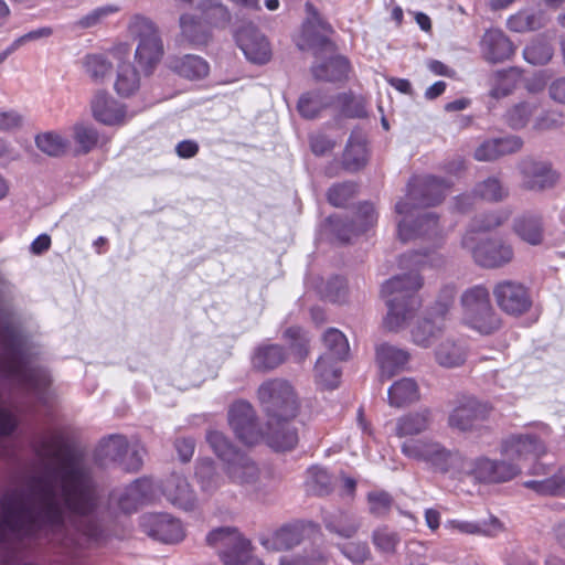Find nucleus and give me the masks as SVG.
I'll list each match as a JSON object with an SVG mask.
<instances>
[{
	"mask_svg": "<svg viewBox=\"0 0 565 565\" xmlns=\"http://www.w3.org/2000/svg\"><path fill=\"white\" fill-rule=\"evenodd\" d=\"M322 296L332 301V302H340L344 299L345 296V281L340 277H334L328 284L323 289L320 290Z\"/></svg>",
	"mask_w": 565,
	"mask_h": 565,
	"instance_id": "63",
	"label": "nucleus"
},
{
	"mask_svg": "<svg viewBox=\"0 0 565 565\" xmlns=\"http://www.w3.org/2000/svg\"><path fill=\"white\" fill-rule=\"evenodd\" d=\"M280 565H329V559L320 552H312L306 555L295 557H282Z\"/></svg>",
	"mask_w": 565,
	"mask_h": 565,
	"instance_id": "61",
	"label": "nucleus"
},
{
	"mask_svg": "<svg viewBox=\"0 0 565 565\" xmlns=\"http://www.w3.org/2000/svg\"><path fill=\"white\" fill-rule=\"evenodd\" d=\"M491 413L488 404L480 403L475 398H468L458 405L449 416V426L461 431L476 429L484 422Z\"/></svg>",
	"mask_w": 565,
	"mask_h": 565,
	"instance_id": "18",
	"label": "nucleus"
},
{
	"mask_svg": "<svg viewBox=\"0 0 565 565\" xmlns=\"http://www.w3.org/2000/svg\"><path fill=\"white\" fill-rule=\"evenodd\" d=\"M388 404L392 407H406L420 397L417 382L412 377H403L395 381L387 392Z\"/></svg>",
	"mask_w": 565,
	"mask_h": 565,
	"instance_id": "31",
	"label": "nucleus"
},
{
	"mask_svg": "<svg viewBox=\"0 0 565 565\" xmlns=\"http://www.w3.org/2000/svg\"><path fill=\"white\" fill-rule=\"evenodd\" d=\"M523 56L533 65H544L551 61L553 47L547 41L535 39L525 46Z\"/></svg>",
	"mask_w": 565,
	"mask_h": 565,
	"instance_id": "49",
	"label": "nucleus"
},
{
	"mask_svg": "<svg viewBox=\"0 0 565 565\" xmlns=\"http://www.w3.org/2000/svg\"><path fill=\"white\" fill-rule=\"evenodd\" d=\"M284 339L289 342L294 360L302 362L309 353V339L305 331L299 327H290L284 332Z\"/></svg>",
	"mask_w": 565,
	"mask_h": 565,
	"instance_id": "47",
	"label": "nucleus"
},
{
	"mask_svg": "<svg viewBox=\"0 0 565 565\" xmlns=\"http://www.w3.org/2000/svg\"><path fill=\"white\" fill-rule=\"evenodd\" d=\"M435 361L441 367H458L462 365L467 359L466 348L454 340L451 337H444L434 347Z\"/></svg>",
	"mask_w": 565,
	"mask_h": 565,
	"instance_id": "28",
	"label": "nucleus"
},
{
	"mask_svg": "<svg viewBox=\"0 0 565 565\" xmlns=\"http://www.w3.org/2000/svg\"><path fill=\"white\" fill-rule=\"evenodd\" d=\"M22 116L14 111H0V130L1 131H11L18 129L22 125Z\"/></svg>",
	"mask_w": 565,
	"mask_h": 565,
	"instance_id": "64",
	"label": "nucleus"
},
{
	"mask_svg": "<svg viewBox=\"0 0 565 565\" xmlns=\"http://www.w3.org/2000/svg\"><path fill=\"white\" fill-rule=\"evenodd\" d=\"M196 476L204 492H213L221 484V479L214 472L213 465L210 461H203L199 465Z\"/></svg>",
	"mask_w": 565,
	"mask_h": 565,
	"instance_id": "56",
	"label": "nucleus"
},
{
	"mask_svg": "<svg viewBox=\"0 0 565 565\" xmlns=\"http://www.w3.org/2000/svg\"><path fill=\"white\" fill-rule=\"evenodd\" d=\"M524 486L541 495H558L565 490V477L562 472L544 480H530Z\"/></svg>",
	"mask_w": 565,
	"mask_h": 565,
	"instance_id": "48",
	"label": "nucleus"
},
{
	"mask_svg": "<svg viewBox=\"0 0 565 565\" xmlns=\"http://www.w3.org/2000/svg\"><path fill=\"white\" fill-rule=\"evenodd\" d=\"M151 491V482L148 479L136 480L118 498L119 508L130 513L135 511L138 505L142 504L148 500V495Z\"/></svg>",
	"mask_w": 565,
	"mask_h": 565,
	"instance_id": "33",
	"label": "nucleus"
},
{
	"mask_svg": "<svg viewBox=\"0 0 565 565\" xmlns=\"http://www.w3.org/2000/svg\"><path fill=\"white\" fill-rule=\"evenodd\" d=\"M493 297L498 307L507 315L519 317L532 307L529 288L516 280H501L493 287Z\"/></svg>",
	"mask_w": 565,
	"mask_h": 565,
	"instance_id": "12",
	"label": "nucleus"
},
{
	"mask_svg": "<svg viewBox=\"0 0 565 565\" xmlns=\"http://www.w3.org/2000/svg\"><path fill=\"white\" fill-rule=\"evenodd\" d=\"M480 45L483 57L491 63L509 60L515 50L510 39L497 29L486 31Z\"/></svg>",
	"mask_w": 565,
	"mask_h": 565,
	"instance_id": "23",
	"label": "nucleus"
},
{
	"mask_svg": "<svg viewBox=\"0 0 565 565\" xmlns=\"http://www.w3.org/2000/svg\"><path fill=\"white\" fill-rule=\"evenodd\" d=\"M515 234L530 245H540L543 242V224L539 216L526 215L514 222Z\"/></svg>",
	"mask_w": 565,
	"mask_h": 565,
	"instance_id": "38",
	"label": "nucleus"
},
{
	"mask_svg": "<svg viewBox=\"0 0 565 565\" xmlns=\"http://www.w3.org/2000/svg\"><path fill=\"white\" fill-rule=\"evenodd\" d=\"M129 32L138 39L135 60L147 75L151 74L163 57L164 47L157 25L148 18L135 15Z\"/></svg>",
	"mask_w": 565,
	"mask_h": 565,
	"instance_id": "8",
	"label": "nucleus"
},
{
	"mask_svg": "<svg viewBox=\"0 0 565 565\" xmlns=\"http://www.w3.org/2000/svg\"><path fill=\"white\" fill-rule=\"evenodd\" d=\"M235 40L248 61L265 64L270 60L269 42L254 25L239 28L235 33Z\"/></svg>",
	"mask_w": 565,
	"mask_h": 565,
	"instance_id": "16",
	"label": "nucleus"
},
{
	"mask_svg": "<svg viewBox=\"0 0 565 565\" xmlns=\"http://www.w3.org/2000/svg\"><path fill=\"white\" fill-rule=\"evenodd\" d=\"M286 360L284 348L278 344H265L258 347L253 356V367L258 371H270L279 366Z\"/></svg>",
	"mask_w": 565,
	"mask_h": 565,
	"instance_id": "35",
	"label": "nucleus"
},
{
	"mask_svg": "<svg viewBox=\"0 0 565 565\" xmlns=\"http://www.w3.org/2000/svg\"><path fill=\"white\" fill-rule=\"evenodd\" d=\"M522 185L530 191H543L555 185L558 174L546 161L523 160L521 166Z\"/></svg>",
	"mask_w": 565,
	"mask_h": 565,
	"instance_id": "19",
	"label": "nucleus"
},
{
	"mask_svg": "<svg viewBox=\"0 0 565 565\" xmlns=\"http://www.w3.org/2000/svg\"><path fill=\"white\" fill-rule=\"evenodd\" d=\"M180 38L192 47L207 45L212 33L210 26L202 18L184 13L179 19Z\"/></svg>",
	"mask_w": 565,
	"mask_h": 565,
	"instance_id": "26",
	"label": "nucleus"
},
{
	"mask_svg": "<svg viewBox=\"0 0 565 565\" xmlns=\"http://www.w3.org/2000/svg\"><path fill=\"white\" fill-rule=\"evenodd\" d=\"M308 18L302 25V34L310 45H331L329 35L333 29L316 10L311 3L306 4Z\"/></svg>",
	"mask_w": 565,
	"mask_h": 565,
	"instance_id": "27",
	"label": "nucleus"
},
{
	"mask_svg": "<svg viewBox=\"0 0 565 565\" xmlns=\"http://www.w3.org/2000/svg\"><path fill=\"white\" fill-rule=\"evenodd\" d=\"M140 524L149 536L164 543H178L184 537L182 524L169 514L142 515Z\"/></svg>",
	"mask_w": 565,
	"mask_h": 565,
	"instance_id": "17",
	"label": "nucleus"
},
{
	"mask_svg": "<svg viewBox=\"0 0 565 565\" xmlns=\"http://www.w3.org/2000/svg\"><path fill=\"white\" fill-rule=\"evenodd\" d=\"M546 452V447L536 436L511 435L502 441L501 454L510 460L516 461L522 468V463L537 460Z\"/></svg>",
	"mask_w": 565,
	"mask_h": 565,
	"instance_id": "15",
	"label": "nucleus"
},
{
	"mask_svg": "<svg viewBox=\"0 0 565 565\" xmlns=\"http://www.w3.org/2000/svg\"><path fill=\"white\" fill-rule=\"evenodd\" d=\"M2 371L7 377L33 392L44 390L51 383L49 374L44 370L31 366L22 354L8 355L3 361Z\"/></svg>",
	"mask_w": 565,
	"mask_h": 565,
	"instance_id": "13",
	"label": "nucleus"
},
{
	"mask_svg": "<svg viewBox=\"0 0 565 565\" xmlns=\"http://www.w3.org/2000/svg\"><path fill=\"white\" fill-rule=\"evenodd\" d=\"M401 451L409 459L425 462L434 471L455 473L465 470L466 461L461 454L450 451L430 438L406 440L402 444Z\"/></svg>",
	"mask_w": 565,
	"mask_h": 565,
	"instance_id": "7",
	"label": "nucleus"
},
{
	"mask_svg": "<svg viewBox=\"0 0 565 565\" xmlns=\"http://www.w3.org/2000/svg\"><path fill=\"white\" fill-rule=\"evenodd\" d=\"M322 104L318 98V94L316 93H305L300 96L298 100V111L299 114L308 119H312L318 116Z\"/></svg>",
	"mask_w": 565,
	"mask_h": 565,
	"instance_id": "59",
	"label": "nucleus"
},
{
	"mask_svg": "<svg viewBox=\"0 0 565 565\" xmlns=\"http://www.w3.org/2000/svg\"><path fill=\"white\" fill-rule=\"evenodd\" d=\"M92 111L96 120L109 126L122 125L127 115L125 107L105 92L94 96Z\"/></svg>",
	"mask_w": 565,
	"mask_h": 565,
	"instance_id": "24",
	"label": "nucleus"
},
{
	"mask_svg": "<svg viewBox=\"0 0 565 565\" xmlns=\"http://www.w3.org/2000/svg\"><path fill=\"white\" fill-rule=\"evenodd\" d=\"M476 195L487 201H499L507 195L498 179L489 178L479 183L475 189Z\"/></svg>",
	"mask_w": 565,
	"mask_h": 565,
	"instance_id": "57",
	"label": "nucleus"
},
{
	"mask_svg": "<svg viewBox=\"0 0 565 565\" xmlns=\"http://www.w3.org/2000/svg\"><path fill=\"white\" fill-rule=\"evenodd\" d=\"M323 344L326 353L330 359L344 361L349 356L350 347L345 335L338 329L330 328L323 334Z\"/></svg>",
	"mask_w": 565,
	"mask_h": 565,
	"instance_id": "40",
	"label": "nucleus"
},
{
	"mask_svg": "<svg viewBox=\"0 0 565 565\" xmlns=\"http://www.w3.org/2000/svg\"><path fill=\"white\" fill-rule=\"evenodd\" d=\"M370 512L375 516L386 515L393 504V499L385 491H373L367 494Z\"/></svg>",
	"mask_w": 565,
	"mask_h": 565,
	"instance_id": "58",
	"label": "nucleus"
},
{
	"mask_svg": "<svg viewBox=\"0 0 565 565\" xmlns=\"http://www.w3.org/2000/svg\"><path fill=\"white\" fill-rule=\"evenodd\" d=\"M301 541V531L297 525L279 529L270 540L264 542L267 548L288 550Z\"/></svg>",
	"mask_w": 565,
	"mask_h": 565,
	"instance_id": "46",
	"label": "nucleus"
},
{
	"mask_svg": "<svg viewBox=\"0 0 565 565\" xmlns=\"http://www.w3.org/2000/svg\"><path fill=\"white\" fill-rule=\"evenodd\" d=\"M399 541L398 533L386 525L376 527L372 533V543L383 554H394Z\"/></svg>",
	"mask_w": 565,
	"mask_h": 565,
	"instance_id": "50",
	"label": "nucleus"
},
{
	"mask_svg": "<svg viewBox=\"0 0 565 565\" xmlns=\"http://www.w3.org/2000/svg\"><path fill=\"white\" fill-rule=\"evenodd\" d=\"M166 66L174 75L191 82L204 79L210 74L209 62L196 54L170 55Z\"/></svg>",
	"mask_w": 565,
	"mask_h": 565,
	"instance_id": "20",
	"label": "nucleus"
},
{
	"mask_svg": "<svg viewBox=\"0 0 565 565\" xmlns=\"http://www.w3.org/2000/svg\"><path fill=\"white\" fill-rule=\"evenodd\" d=\"M445 527L450 531H457L462 534L482 535L493 537L503 531V524L494 516L482 522H471L463 520L447 521Z\"/></svg>",
	"mask_w": 565,
	"mask_h": 565,
	"instance_id": "30",
	"label": "nucleus"
},
{
	"mask_svg": "<svg viewBox=\"0 0 565 565\" xmlns=\"http://www.w3.org/2000/svg\"><path fill=\"white\" fill-rule=\"evenodd\" d=\"M448 327V305L440 311H429L411 329V341L420 348H434L446 334Z\"/></svg>",
	"mask_w": 565,
	"mask_h": 565,
	"instance_id": "14",
	"label": "nucleus"
},
{
	"mask_svg": "<svg viewBox=\"0 0 565 565\" xmlns=\"http://www.w3.org/2000/svg\"><path fill=\"white\" fill-rule=\"evenodd\" d=\"M326 527L337 535L345 539L352 537L359 530V522L344 511L326 512L323 515Z\"/></svg>",
	"mask_w": 565,
	"mask_h": 565,
	"instance_id": "36",
	"label": "nucleus"
},
{
	"mask_svg": "<svg viewBox=\"0 0 565 565\" xmlns=\"http://www.w3.org/2000/svg\"><path fill=\"white\" fill-rule=\"evenodd\" d=\"M36 452L46 463L44 475L25 490L8 491L0 499V542L10 536L52 535L65 544L66 522L87 543L96 541L99 527L92 515L96 495L83 458L57 430L42 436Z\"/></svg>",
	"mask_w": 565,
	"mask_h": 565,
	"instance_id": "1",
	"label": "nucleus"
},
{
	"mask_svg": "<svg viewBox=\"0 0 565 565\" xmlns=\"http://www.w3.org/2000/svg\"><path fill=\"white\" fill-rule=\"evenodd\" d=\"M140 78L137 70L130 63H122L118 66L116 92L124 97H129L139 89Z\"/></svg>",
	"mask_w": 565,
	"mask_h": 565,
	"instance_id": "41",
	"label": "nucleus"
},
{
	"mask_svg": "<svg viewBox=\"0 0 565 565\" xmlns=\"http://www.w3.org/2000/svg\"><path fill=\"white\" fill-rule=\"evenodd\" d=\"M508 28L513 32L534 31L543 26V17L530 10H521L508 19Z\"/></svg>",
	"mask_w": 565,
	"mask_h": 565,
	"instance_id": "44",
	"label": "nucleus"
},
{
	"mask_svg": "<svg viewBox=\"0 0 565 565\" xmlns=\"http://www.w3.org/2000/svg\"><path fill=\"white\" fill-rule=\"evenodd\" d=\"M342 554L353 563H363L370 557V550L366 543H349L341 547Z\"/></svg>",
	"mask_w": 565,
	"mask_h": 565,
	"instance_id": "62",
	"label": "nucleus"
},
{
	"mask_svg": "<svg viewBox=\"0 0 565 565\" xmlns=\"http://www.w3.org/2000/svg\"><path fill=\"white\" fill-rule=\"evenodd\" d=\"M206 440L215 455L226 463L241 454L221 431L210 430Z\"/></svg>",
	"mask_w": 565,
	"mask_h": 565,
	"instance_id": "51",
	"label": "nucleus"
},
{
	"mask_svg": "<svg viewBox=\"0 0 565 565\" xmlns=\"http://www.w3.org/2000/svg\"><path fill=\"white\" fill-rule=\"evenodd\" d=\"M461 323L481 335L497 332L502 320L491 303L489 290L477 285L466 289L460 297Z\"/></svg>",
	"mask_w": 565,
	"mask_h": 565,
	"instance_id": "6",
	"label": "nucleus"
},
{
	"mask_svg": "<svg viewBox=\"0 0 565 565\" xmlns=\"http://www.w3.org/2000/svg\"><path fill=\"white\" fill-rule=\"evenodd\" d=\"M125 455H128V443L120 435H111L103 439L97 449V457L103 461H121Z\"/></svg>",
	"mask_w": 565,
	"mask_h": 565,
	"instance_id": "43",
	"label": "nucleus"
},
{
	"mask_svg": "<svg viewBox=\"0 0 565 565\" xmlns=\"http://www.w3.org/2000/svg\"><path fill=\"white\" fill-rule=\"evenodd\" d=\"M199 9L201 10L202 19L211 30L212 28H223L231 20L227 7L217 0H203Z\"/></svg>",
	"mask_w": 565,
	"mask_h": 565,
	"instance_id": "39",
	"label": "nucleus"
},
{
	"mask_svg": "<svg viewBox=\"0 0 565 565\" xmlns=\"http://www.w3.org/2000/svg\"><path fill=\"white\" fill-rule=\"evenodd\" d=\"M375 359L381 379L388 380L406 369L411 360V353L405 349L382 343L376 347Z\"/></svg>",
	"mask_w": 565,
	"mask_h": 565,
	"instance_id": "22",
	"label": "nucleus"
},
{
	"mask_svg": "<svg viewBox=\"0 0 565 565\" xmlns=\"http://www.w3.org/2000/svg\"><path fill=\"white\" fill-rule=\"evenodd\" d=\"M289 419L268 420L267 430L264 433L257 427L255 413L249 403L238 401L228 411L230 426L242 443L256 445L264 439L277 451L290 450L298 444V430Z\"/></svg>",
	"mask_w": 565,
	"mask_h": 565,
	"instance_id": "3",
	"label": "nucleus"
},
{
	"mask_svg": "<svg viewBox=\"0 0 565 565\" xmlns=\"http://www.w3.org/2000/svg\"><path fill=\"white\" fill-rule=\"evenodd\" d=\"M338 362L329 358L328 354L321 355L315 366L316 382L323 388H335L340 383L341 370Z\"/></svg>",
	"mask_w": 565,
	"mask_h": 565,
	"instance_id": "37",
	"label": "nucleus"
},
{
	"mask_svg": "<svg viewBox=\"0 0 565 565\" xmlns=\"http://www.w3.org/2000/svg\"><path fill=\"white\" fill-rule=\"evenodd\" d=\"M422 285V277L416 273L395 276L383 284L381 295L387 306L383 324L388 331H398L413 319L420 307L416 292Z\"/></svg>",
	"mask_w": 565,
	"mask_h": 565,
	"instance_id": "4",
	"label": "nucleus"
},
{
	"mask_svg": "<svg viewBox=\"0 0 565 565\" xmlns=\"http://www.w3.org/2000/svg\"><path fill=\"white\" fill-rule=\"evenodd\" d=\"M162 493L175 507L192 510L195 505V494L188 480L179 475H171L162 482Z\"/></svg>",
	"mask_w": 565,
	"mask_h": 565,
	"instance_id": "25",
	"label": "nucleus"
},
{
	"mask_svg": "<svg viewBox=\"0 0 565 565\" xmlns=\"http://www.w3.org/2000/svg\"><path fill=\"white\" fill-rule=\"evenodd\" d=\"M366 162L365 143H347L343 151V164L348 170H358Z\"/></svg>",
	"mask_w": 565,
	"mask_h": 565,
	"instance_id": "55",
	"label": "nucleus"
},
{
	"mask_svg": "<svg viewBox=\"0 0 565 565\" xmlns=\"http://www.w3.org/2000/svg\"><path fill=\"white\" fill-rule=\"evenodd\" d=\"M536 103L522 102L509 108L504 115L505 124L515 130L524 128L530 119L537 114Z\"/></svg>",
	"mask_w": 565,
	"mask_h": 565,
	"instance_id": "42",
	"label": "nucleus"
},
{
	"mask_svg": "<svg viewBox=\"0 0 565 565\" xmlns=\"http://www.w3.org/2000/svg\"><path fill=\"white\" fill-rule=\"evenodd\" d=\"M465 470L455 471L456 475H469L479 482L500 483L507 482L521 472L519 465L504 460H493L488 457H479L473 460L465 458Z\"/></svg>",
	"mask_w": 565,
	"mask_h": 565,
	"instance_id": "11",
	"label": "nucleus"
},
{
	"mask_svg": "<svg viewBox=\"0 0 565 565\" xmlns=\"http://www.w3.org/2000/svg\"><path fill=\"white\" fill-rule=\"evenodd\" d=\"M258 398L269 419L294 418L298 402L291 385L282 380H270L258 388Z\"/></svg>",
	"mask_w": 565,
	"mask_h": 565,
	"instance_id": "10",
	"label": "nucleus"
},
{
	"mask_svg": "<svg viewBox=\"0 0 565 565\" xmlns=\"http://www.w3.org/2000/svg\"><path fill=\"white\" fill-rule=\"evenodd\" d=\"M355 191L356 186L353 183L335 184L328 191V201L333 206H342L353 196Z\"/></svg>",
	"mask_w": 565,
	"mask_h": 565,
	"instance_id": "60",
	"label": "nucleus"
},
{
	"mask_svg": "<svg viewBox=\"0 0 565 565\" xmlns=\"http://www.w3.org/2000/svg\"><path fill=\"white\" fill-rule=\"evenodd\" d=\"M448 189V183L431 175L416 177L409 181L405 198L395 204V211L401 216L397 233L402 242L425 238L437 243L441 239L443 235L438 226V220L434 214L426 213L419 216L414 226L409 224L408 218L413 216L417 207L440 203Z\"/></svg>",
	"mask_w": 565,
	"mask_h": 565,
	"instance_id": "2",
	"label": "nucleus"
},
{
	"mask_svg": "<svg viewBox=\"0 0 565 565\" xmlns=\"http://www.w3.org/2000/svg\"><path fill=\"white\" fill-rule=\"evenodd\" d=\"M331 476L320 467H312L308 470L307 486L318 495L327 494L331 491Z\"/></svg>",
	"mask_w": 565,
	"mask_h": 565,
	"instance_id": "53",
	"label": "nucleus"
},
{
	"mask_svg": "<svg viewBox=\"0 0 565 565\" xmlns=\"http://www.w3.org/2000/svg\"><path fill=\"white\" fill-rule=\"evenodd\" d=\"M209 545L218 548L224 565H263L250 555V544L234 527H218L206 536Z\"/></svg>",
	"mask_w": 565,
	"mask_h": 565,
	"instance_id": "9",
	"label": "nucleus"
},
{
	"mask_svg": "<svg viewBox=\"0 0 565 565\" xmlns=\"http://www.w3.org/2000/svg\"><path fill=\"white\" fill-rule=\"evenodd\" d=\"M350 71V62L347 57L338 55L326 62L315 65L312 74L318 81L337 82L347 77Z\"/></svg>",
	"mask_w": 565,
	"mask_h": 565,
	"instance_id": "34",
	"label": "nucleus"
},
{
	"mask_svg": "<svg viewBox=\"0 0 565 565\" xmlns=\"http://www.w3.org/2000/svg\"><path fill=\"white\" fill-rule=\"evenodd\" d=\"M83 66L94 82L104 81L113 72V63L100 53L87 54L83 60Z\"/></svg>",
	"mask_w": 565,
	"mask_h": 565,
	"instance_id": "45",
	"label": "nucleus"
},
{
	"mask_svg": "<svg viewBox=\"0 0 565 565\" xmlns=\"http://www.w3.org/2000/svg\"><path fill=\"white\" fill-rule=\"evenodd\" d=\"M507 215H487L475 223L461 239V247L468 250L476 262L484 268H500L510 264L514 257L512 246L500 238H480L477 232H487L501 225Z\"/></svg>",
	"mask_w": 565,
	"mask_h": 565,
	"instance_id": "5",
	"label": "nucleus"
},
{
	"mask_svg": "<svg viewBox=\"0 0 565 565\" xmlns=\"http://www.w3.org/2000/svg\"><path fill=\"white\" fill-rule=\"evenodd\" d=\"M226 473L234 483L252 484L258 478V468L247 456L239 454L227 462Z\"/></svg>",
	"mask_w": 565,
	"mask_h": 565,
	"instance_id": "32",
	"label": "nucleus"
},
{
	"mask_svg": "<svg viewBox=\"0 0 565 565\" xmlns=\"http://www.w3.org/2000/svg\"><path fill=\"white\" fill-rule=\"evenodd\" d=\"M565 122V117L557 110L541 111L533 121V130L536 132L551 131L561 128Z\"/></svg>",
	"mask_w": 565,
	"mask_h": 565,
	"instance_id": "54",
	"label": "nucleus"
},
{
	"mask_svg": "<svg viewBox=\"0 0 565 565\" xmlns=\"http://www.w3.org/2000/svg\"><path fill=\"white\" fill-rule=\"evenodd\" d=\"M431 423V413L425 408L399 416L395 423V435L407 438L426 431Z\"/></svg>",
	"mask_w": 565,
	"mask_h": 565,
	"instance_id": "29",
	"label": "nucleus"
},
{
	"mask_svg": "<svg viewBox=\"0 0 565 565\" xmlns=\"http://www.w3.org/2000/svg\"><path fill=\"white\" fill-rule=\"evenodd\" d=\"M521 143H480L475 151V158L479 161L497 160L504 154L520 150Z\"/></svg>",
	"mask_w": 565,
	"mask_h": 565,
	"instance_id": "52",
	"label": "nucleus"
},
{
	"mask_svg": "<svg viewBox=\"0 0 565 565\" xmlns=\"http://www.w3.org/2000/svg\"><path fill=\"white\" fill-rule=\"evenodd\" d=\"M329 221L334 225L337 237L343 242H350L352 235L361 234L374 226L377 221V213L372 203L364 202L359 205L354 220L351 223H338L332 217Z\"/></svg>",
	"mask_w": 565,
	"mask_h": 565,
	"instance_id": "21",
	"label": "nucleus"
}]
</instances>
